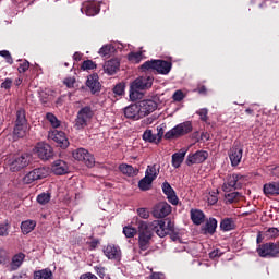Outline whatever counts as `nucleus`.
Returning a JSON list of instances; mask_svg holds the SVG:
<instances>
[{"mask_svg":"<svg viewBox=\"0 0 279 279\" xmlns=\"http://www.w3.org/2000/svg\"><path fill=\"white\" fill-rule=\"evenodd\" d=\"M131 223L137 226L138 247L142 252H146V250H149L151 238L156 230L151 227V222L148 223L147 221L141 220L138 217H134Z\"/></svg>","mask_w":279,"mask_h":279,"instance_id":"obj_1","label":"nucleus"},{"mask_svg":"<svg viewBox=\"0 0 279 279\" xmlns=\"http://www.w3.org/2000/svg\"><path fill=\"white\" fill-rule=\"evenodd\" d=\"M142 71H171L173 69V62L171 58L168 60L165 59H151L145 61L141 65Z\"/></svg>","mask_w":279,"mask_h":279,"instance_id":"obj_2","label":"nucleus"},{"mask_svg":"<svg viewBox=\"0 0 279 279\" xmlns=\"http://www.w3.org/2000/svg\"><path fill=\"white\" fill-rule=\"evenodd\" d=\"M93 117H95V112L93 111V109L88 106L83 107L77 112L74 128L76 130H84V128H86L88 123H90Z\"/></svg>","mask_w":279,"mask_h":279,"instance_id":"obj_3","label":"nucleus"},{"mask_svg":"<svg viewBox=\"0 0 279 279\" xmlns=\"http://www.w3.org/2000/svg\"><path fill=\"white\" fill-rule=\"evenodd\" d=\"M193 132V125L190 121L183 122L171 129L165 134V138L167 141H171V138H180V136H184L189 133Z\"/></svg>","mask_w":279,"mask_h":279,"instance_id":"obj_4","label":"nucleus"},{"mask_svg":"<svg viewBox=\"0 0 279 279\" xmlns=\"http://www.w3.org/2000/svg\"><path fill=\"white\" fill-rule=\"evenodd\" d=\"M256 252L260 258H276L279 254V242L260 244Z\"/></svg>","mask_w":279,"mask_h":279,"instance_id":"obj_5","label":"nucleus"},{"mask_svg":"<svg viewBox=\"0 0 279 279\" xmlns=\"http://www.w3.org/2000/svg\"><path fill=\"white\" fill-rule=\"evenodd\" d=\"M243 184H245V177L241 174H231L227 177L225 183L222 184V191L225 193H230L232 189H242Z\"/></svg>","mask_w":279,"mask_h":279,"instance_id":"obj_6","label":"nucleus"},{"mask_svg":"<svg viewBox=\"0 0 279 279\" xmlns=\"http://www.w3.org/2000/svg\"><path fill=\"white\" fill-rule=\"evenodd\" d=\"M49 175V169L41 167V168H36L32 171H29L24 178H23V183L24 184H32L36 182L37 180H43Z\"/></svg>","mask_w":279,"mask_h":279,"instance_id":"obj_7","label":"nucleus"},{"mask_svg":"<svg viewBox=\"0 0 279 279\" xmlns=\"http://www.w3.org/2000/svg\"><path fill=\"white\" fill-rule=\"evenodd\" d=\"M150 228H153L160 236V239H165L169 232H173V222L171 220H168V226L167 228L165 227V220H154L150 222Z\"/></svg>","mask_w":279,"mask_h":279,"instance_id":"obj_8","label":"nucleus"},{"mask_svg":"<svg viewBox=\"0 0 279 279\" xmlns=\"http://www.w3.org/2000/svg\"><path fill=\"white\" fill-rule=\"evenodd\" d=\"M73 158L75 160L84 162L89 169H92V167H95V157L85 148H77L76 150H74Z\"/></svg>","mask_w":279,"mask_h":279,"instance_id":"obj_9","label":"nucleus"},{"mask_svg":"<svg viewBox=\"0 0 279 279\" xmlns=\"http://www.w3.org/2000/svg\"><path fill=\"white\" fill-rule=\"evenodd\" d=\"M29 162H32V156H29V154H23L13 159V161L10 163V169L13 172L21 171V169L29 167Z\"/></svg>","mask_w":279,"mask_h":279,"instance_id":"obj_10","label":"nucleus"},{"mask_svg":"<svg viewBox=\"0 0 279 279\" xmlns=\"http://www.w3.org/2000/svg\"><path fill=\"white\" fill-rule=\"evenodd\" d=\"M137 106L140 107V114L142 119L151 114V112H155L158 109V102L153 99L141 100L137 102Z\"/></svg>","mask_w":279,"mask_h":279,"instance_id":"obj_11","label":"nucleus"},{"mask_svg":"<svg viewBox=\"0 0 279 279\" xmlns=\"http://www.w3.org/2000/svg\"><path fill=\"white\" fill-rule=\"evenodd\" d=\"M35 154L40 160H51L53 157V148L47 143H38L35 147Z\"/></svg>","mask_w":279,"mask_h":279,"instance_id":"obj_12","label":"nucleus"},{"mask_svg":"<svg viewBox=\"0 0 279 279\" xmlns=\"http://www.w3.org/2000/svg\"><path fill=\"white\" fill-rule=\"evenodd\" d=\"M171 215V205L167 202H160L155 205L153 209V217L155 219H165V217H169Z\"/></svg>","mask_w":279,"mask_h":279,"instance_id":"obj_13","label":"nucleus"},{"mask_svg":"<svg viewBox=\"0 0 279 279\" xmlns=\"http://www.w3.org/2000/svg\"><path fill=\"white\" fill-rule=\"evenodd\" d=\"M131 84L133 85V88H138L140 90H149V88L154 86V76H140Z\"/></svg>","mask_w":279,"mask_h":279,"instance_id":"obj_14","label":"nucleus"},{"mask_svg":"<svg viewBox=\"0 0 279 279\" xmlns=\"http://www.w3.org/2000/svg\"><path fill=\"white\" fill-rule=\"evenodd\" d=\"M102 252L108 260H121V247L114 244H107L104 246Z\"/></svg>","mask_w":279,"mask_h":279,"instance_id":"obj_15","label":"nucleus"},{"mask_svg":"<svg viewBox=\"0 0 279 279\" xmlns=\"http://www.w3.org/2000/svg\"><path fill=\"white\" fill-rule=\"evenodd\" d=\"M208 159V151L198 150L193 155H189L186 158V166L191 167V165H202L205 160Z\"/></svg>","mask_w":279,"mask_h":279,"instance_id":"obj_16","label":"nucleus"},{"mask_svg":"<svg viewBox=\"0 0 279 279\" xmlns=\"http://www.w3.org/2000/svg\"><path fill=\"white\" fill-rule=\"evenodd\" d=\"M50 138H52L59 147H62V149H66V147H69V140L66 138V134L62 131H52L50 133Z\"/></svg>","mask_w":279,"mask_h":279,"instance_id":"obj_17","label":"nucleus"},{"mask_svg":"<svg viewBox=\"0 0 279 279\" xmlns=\"http://www.w3.org/2000/svg\"><path fill=\"white\" fill-rule=\"evenodd\" d=\"M229 158L233 167H239V165H241V160L243 159V148L239 146H233L230 148Z\"/></svg>","mask_w":279,"mask_h":279,"instance_id":"obj_18","label":"nucleus"},{"mask_svg":"<svg viewBox=\"0 0 279 279\" xmlns=\"http://www.w3.org/2000/svg\"><path fill=\"white\" fill-rule=\"evenodd\" d=\"M51 171L54 175H65V173H69V163L62 159H58L53 161Z\"/></svg>","mask_w":279,"mask_h":279,"instance_id":"obj_19","label":"nucleus"},{"mask_svg":"<svg viewBox=\"0 0 279 279\" xmlns=\"http://www.w3.org/2000/svg\"><path fill=\"white\" fill-rule=\"evenodd\" d=\"M100 10L99 5L93 1L83 2L81 8V12L86 14V16H96Z\"/></svg>","mask_w":279,"mask_h":279,"instance_id":"obj_20","label":"nucleus"},{"mask_svg":"<svg viewBox=\"0 0 279 279\" xmlns=\"http://www.w3.org/2000/svg\"><path fill=\"white\" fill-rule=\"evenodd\" d=\"M23 263H25V254L21 252L16 253L11 258L9 264V271H17V269H21L23 266Z\"/></svg>","mask_w":279,"mask_h":279,"instance_id":"obj_21","label":"nucleus"},{"mask_svg":"<svg viewBox=\"0 0 279 279\" xmlns=\"http://www.w3.org/2000/svg\"><path fill=\"white\" fill-rule=\"evenodd\" d=\"M124 117H126V119H134L135 121L143 119V116H141L138 102L124 108Z\"/></svg>","mask_w":279,"mask_h":279,"instance_id":"obj_22","label":"nucleus"},{"mask_svg":"<svg viewBox=\"0 0 279 279\" xmlns=\"http://www.w3.org/2000/svg\"><path fill=\"white\" fill-rule=\"evenodd\" d=\"M86 86H88L93 95H95V93H99L101 84L99 83V76L97 73H94L87 77Z\"/></svg>","mask_w":279,"mask_h":279,"instance_id":"obj_23","label":"nucleus"},{"mask_svg":"<svg viewBox=\"0 0 279 279\" xmlns=\"http://www.w3.org/2000/svg\"><path fill=\"white\" fill-rule=\"evenodd\" d=\"M162 191L165 195H167V199L170 202V204L178 206V196L175 195V191H173V187H171L169 182H165L162 184Z\"/></svg>","mask_w":279,"mask_h":279,"instance_id":"obj_24","label":"nucleus"},{"mask_svg":"<svg viewBox=\"0 0 279 279\" xmlns=\"http://www.w3.org/2000/svg\"><path fill=\"white\" fill-rule=\"evenodd\" d=\"M120 173H122L123 175H126L128 178H136V175H138L140 170L138 168H134L131 165L128 163H121L118 167Z\"/></svg>","mask_w":279,"mask_h":279,"instance_id":"obj_25","label":"nucleus"},{"mask_svg":"<svg viewBox=\"0 0 279 279\" xmlns=\"http://www.w3.org/2000/svg\"><path fill=\"white\" fill-rule=\"evenodd\" d=\"M185 156H186L185 149H181L179 153H174L172 155V167H174V169H180L182 162H184Z\"/></svg>","mask_w":279,"mask_h":279,"instance_id":"obj_26","label":"nucleus"},{"mask_svg":"<svg viewBox=\"0 0 279 279\" xmlns=\"http://www.w3.org/2000/svg\"><path fill=\"white\" fill-rule=\"evenodd\" d=\"M264 193L265 195H279V181L278 182H270L264 185Z\"/></svg>","mask_w":279,"mask_h":279,"instance_id":"obj_27","label":"nucleus"},{"mask_svg":"<svg viewBox=\"0 0 279 279\" xmlns=\"http://www.w3.org/2000/svg\"><path fill=\"white\" fill-rule=\"evenodd\" d=\"M121 69V59L112 58L105 62L104 71H119Z\"/></svg>","mask_w":279,"mask_h":279,"instance_id":"obj_28","label":"nucleus"},{"mask_svg":"<svg viewBox=\"0 0 279 279\" xmlns=\"http://www.w3.org/2000/svg\"><path fill=\"white\" fill-rule=\"evenodd\" d=\"M204 213L199 209H192L191 210V219L195 226H202L204 223Z\"/></svg>","mask_w":279,"mask_h":279,"instance_id":"obj_29","label":"nucleus"},{"mask_svg":"<svg viewBox=\"0 0 279 279\" xmlns=\"http://www.w3.org/2000/svg\"><path fill=\"white\" fill-rule=\"evenodd\" d=\"M205 234H215L217 230V219L210 218L203 228Z\"/></svg>","mask_w":279,"mask_h":279,"instance_id":"obj_30","label":"nucleus"},{"mask_svg":"<svg viewBox=\"0 0 279 279\" xmlns=\"http://www.w3.org/2000/svg\"><path fill=\"white\" fill-rule=\"evenodd\" d=\"M27 132V124H15L13 129L14 138H23Z\"/></svg>","mask_w":279,"mask_h":279,"instance_id":"obj_31","label":"nucleus"},{"mask_svg":"<svg viewBox=\"0 0 279 279\" xmlns=\"http://www.w3.org/2000/svg\"><path fill=\"white\" fill-rule=\"evenodd\" d=\"M36 228V221L34 220H25L21 223V230L23 234H29Z\"/></svg>","mask_w":279,"mask_h":279,"instance_id":"obj_32","label":"nucleus"},{"mask_svg":"<svg viewBox=\"0 0 279 279\" xmlns=\"http://www.w3.org/2000/svg\"><path fill=\"white\" fill-rule=\"evenodd\" d=\"M53 272L49 269H41L34 272V279H52Z\"/></svg>","mask_w":279,"mask_h":279,"instance_id":"obj_33","label":"nucleus"},{"mask_svg":"<svg viewBox=\"0 0 279 279\" xmlns=\"http://www.w3.org/2000/svg\"><path fill=\"white\" fill-rule=\"evenodd\" d=\"M234 220H232V218H225L221 222H220V228L221 230H223V232H230V230H234Z\"/></svg>","mask_w":279,"mask_h":279,"instance_id":"obj_34","label":"nucleus"},{"mask_svg":"<svg viewBox=\"0 0 279 279\" xmlns=\"http://www.w3.org/2000/svg\"><path fill=\"white\" fill-rule=\"evenodd\" d=\"M239 199H241V193L239 192H231L225 194L226 204H234L235 202H239Z\"/></svg>","mask_w":279,"mask_h":279,"instance_id":"obj_35","label":"nucleus"},{"mask_svg":"<svg viewBox=\"0 0 279 279\" xmlns=\"http://www.w3.org/2000/svg\"><path fill=\"white\" fill-rule=\"evenodd\" d=\"M112 51H114V46L107 44L99 49L98 53L101 56V58H108Z\"/></svg>","mask_w":279,"mask_h":279,"instance_id":"obj_36","label":"nucleus"},{"mask_svg":"<svg viewBox=\"0 0 279 279\" xmlns=\"http://www.w3.org/2000/svg\"><path fill=\"white\" fill-rule=\"evenodd\" d=\"M129 62H132V64H140V62L143 60V52H130L128 54Z\"/></svg>","mask_w":279,"mask_h":279,"instance_id":"obj_37","label":"nucleus"},{"mask_svg":"<svg viewBox=\"0 0 279 279\" xmlns=\"http://www.w3.org/2000/svg\"><path fill=\"white\" fill-rule=\"evenodd\" d=\"M97 70V63L90 59L83 61L81 71H95Z\"/></svg>","mask_w":279,"mask_h":279,"instance_id":"obj_38","label":"nucleus"},{"mask_svg":"<svg viewBox=\"0 0 279 279\" xmlns=\"http://www.w3.org/2000/svg\"><path fill=\"white\" fill-rule=\"evenodd\" d=\"M138 90H141V89L134 88V85L131 83L130 94H129L131 101H138V99H141L143 97V94H141Z\"/></svg>","mask_w":279,"mask_h":279,"instance_id":"obj_39","label":"nucleus"},{"mask_svg":"<svg viewBox=\"0 0 279 279\" xmlns=\"http://www.w3.org/2000/svg\"><path fill=\"white\" fill-rule=\"evenodd\" d=\"M153 182L154 180L144 177L142 180H140L138 187L141 189V191H149V189H151Z\"/></svg>","mask_w":279,"mask_h":279,"instance_id":"obj_40","label":"nucleus"},{"mask_svg":"<svg viewBox=\"0 0 279 279\" xmlns=\"http://www.w3.org/2000/svg\"><path fill=\"white\" fill-rule=\"evenodd\" d=\"M123 234L126 236V239H134L136 234H138V229L132 227V226H126L123 228Z\"/></svg>","mask_w":279,"mask_h":279,"instance_id":"obj_41","label":"nucleus"},{"mask_svg":"<svg viewBox=\"0 0 279 279\" xmlns=\"http://www.w3.org/2000/svg\"><path fill=\"white\" fill-rule=\"evenodd\" d=\"M15 125H27V119L25 118V110L23 109L17 110Z\"/></svg>","mask_w":279,"mask_h":279,"instance_id":"obj_42","label":"nucleus"},{"mask_svg":"<svg viewBox=\"0 0 279 279\" xmlns=\"http://www.w3.org/2000/svg\"><path fill=\"white\" fill-rule=\"evenodd\" d=\"M145 178H148L149 180H155L158 178V171L156 170V165L148 166L145 172Z\"/></svg>","mask_w":279,"mask_h":279,"instance_id":"obj_43","label":"nucleus"},{"mask_svg":"<svg viewBox=\"0 0 279 279\" xmlns=\"http://www.w3.org/2000/svg\"><path fill=\"white\" fill-rule=\"evenodd\" d=\"M51 201V194L49 193H41L37 196L38 204H41V206H45V204H49Z\"/></svg>","mask_w":279,"mask_h":279,"instance_id":"obj_44","label":"nucleus"},{"mask_svg":"<svg viewBox=\"0 0 279 279\" xmlns=\"http://www.w3.org/2000/svg\"><path fill=\"white\" fill-rule=\"evenodd\" d=\"M46 119L47 121H49L52 128H60V121L53 113H47Z\"/></svg>","mask_w":279,"mask_h":279,"instance_id":"obj_45","label":"nucleus"},{"mask_svg":"<svg viewBox=\"0 0 279 279\" xmlns=\"http://www.w3.org/2000/svg\"><path fill=\"white\" fill-rule=\"evenodd\" d=\"M157 136L154 135L151 130H146L143 134V140L146 141L147 143H156Z\"/></svg>","mask_w":279,"mask_h":279,"instance_id":"obj_46","label":"nucleus"},{"mask_svg":"<svg viewBox=\"0 0 279 279\" xmlns=\"http://www.w3.org/2000/svg\"><path fill=\"white\" fill-rule=\"evenodd\" d=\"M8 260H10L8 251L0 246V265H8Z\"/></svg>","mask_w":279,"mask_h":279,"instance_id":"obj_47","label":"nucleus"},{"mask_svg":"<svg viewBox=\"0 0 279 279\" xmlns=\"http://www.w3.org/2000/svg\"><path fill=\"white\" fill-rule=\"evenodd\" d=\"M217 192H209L207 195V202L210 206H215L217 202H219V197L217 196Z\"/></svg>","mask_w":279,"mask_h":279,"instance_id":"obj_48","label":"nucleus"},{"mask_svg":"<svg viewBox=\"0 0 279 279\" xmlns=\"http://www.w3.org/2000/svg\"><path fill=\"white\" fill-rule=\"evenodd\" d=\"M19 62V66H17V71H29V61L27 60H17Z\"/></svg>","mask_w":279,"mask_h":279,"instance_id":"obj_49","label":"nucleus"},{"mask_svg":"<svg viewBox=\"0 0 279 279\" xmlns=\"http://www.w3.org/2000/svg\"><path fill=\"white\" fill-rule=\"evenodd\" d=\"M114 95H124L125 94V84L119 83L113 87Z\"/></svg>","mask_w":279,"mask_h":279,"instance_id":"obj_50","label":"nucleus"},{"mask_svg":"<svg viewBox=\"0 0 279 279\" xmlns=\"http://www.w3.org/2000/svg\"><path fill=\"white\" fill-rule=\"evenodd\" d=\"M0 56H1L2 58H4V60H5V62H7L8 64H13L14 59H12V54L10 53V51H8V50H1V51H0Z\"/></svg>","mask_w":279,"mask_h":279,"instance_id":"obj_51","label":"nucleus"},{"mask_svg":"<svg viewBox=\"0 0 279 279\" xmlns=\"http://www.w3.org/2000/svg\"><path fill=\"white\" fill-rule=\"evenodd\" d=\"M266 236L269 238V239H278V236H279L278 228H269L266 231Z\"/></svg>","mask_w":279,"mask_h":279,"instance_id":"obj_52","label":"nucleus"},{"mask_svg":"<svg viewBox=\"0 0 279 279\" xmlns=\"http://www.w3.org/2000/svg\"><path fill=\"white\" fill-rule=\"evenodd\" d=\"M10 230V223H0V236H8Z\"/></svg>","mask_w":279,"mask_h":279,"instance_id":"obj_53","label":"nucleus"},{"mask_svg":"<svg viewBox=\"0 0 279 279\" xmlns=\"http://www.w3.org/2000/svg\"><path fill=\"white\" fill-rule=\"evenodd\" d=\"M39 98H40L41 104H44V105L49 104V101H51V96L45 90H41L39 93Z\"/></svg>","mask_w":279,"mask_h":279,"instance_id":"obj_54","label":"nucleus"},{"mask_svg":"<svg viewBox=\"0 0 279 279\" xmlns=\"http://www.w3.org/2000/svg\"><path fill=\"white\" fill-rule=\"evenodd\" d=\"M137 215L138 217H141V219H147L149 217V209L143 207L138 208Z\"/></svg>","mask_w":279,"mask_h":279,"instance_id":"obj_55","label":"nucleus"},{"mask_svg":"<svg viewBox=\"0 0 279 279\" xmlns=\"http://www.w3.org/2000/svg\"><path fill=\"white\" fill-rule=\"evenodd\" d=\"M201 117V121H208V109L203 108L196 112Z\"/></svg>","mask_w":279,"mask_h":279,"instance_id":"obj_56","label":"nucleus"},{"mask_svg":"<svg viewBox=\"0 0 279 279\" xmlns=\"http://www.w3.org/2000/svg\"><path fill=\"white\" fill-rule=\"evenodd\" d=\"M172 99L173 101H182V99H184V93L178 89L177 92H174Z\"/></svg>","mask_w":279,"mask_h":279,"instance_id":"obj_57","label":"nucleus"},{"mask_svg":"<svg viewBox=\"0 0 279 279\" xmlns=\"http://www.w3.org/2000/svg\"><path fill=\"white\" fill-rule=\"evenodd\" d=\"M97 276H99V278H104V276H106V268L102 266H95L94 267Z\"/></svg>","mask_w":279,"mask_h":279,"instance_id":"obj_58","label":"nucleus"},{"mask_svg":"<svg viewBox=\"0 0 279 279\" xmlns=\"http://www.w3.org/2000/svg\"><path fill=\"white\" fill-rule=\"evenodd\" d=\"M63 84H65V86L68 88H73V86H75V77H68L63 81Z\"/></svg>","mask_w":279,"mask_h":279,"instance_id":"obj_59","label":"nucleus"},{"mask_svg":"<svg viewBox=\"0 0 279 279\" xmlns=\"http://www.w3.org/2000/svg\"><path fill=\"white\" fill-rule=\"evenodd\" d=\"M12 87V80L7 78L2 84L1 88H5V90L10 89Z\"/></svg>","mask_w":279,"mask_h":279,"instance_id":"obj_60","label":"nucleus"},{"mask_svg":"<svg viewBox=\"0 0 279 279\" xmlns=\"http://www.w3.org/2000/svg\"><path fill=\"white\" fill-rule=\"evenodd\" d=\"M80 279H98L93 272H86L81 275Z\"/></svg>","mask_w":279,"mask_h":279,"instance_id":"obj_61","label":"nucleus"},{"mask_svg":"<svg viewBox=\"0 0 279 279\" xmlns=\"http://www.w3.org/2000/svg\"><path fill=\"white\" fill-rule=\"evenodd\" d=\"M158 130V133H157V137H158V141H160V138H162V136H165V130L162 128H157Z\"/></svg>","mask_w":279,"mask_h":279,"instance_id":"obj_62","label":"nucleus"},{"mask_svg":"<svg viewBox=\"0 0 279 279\" xmlns=\"http://www.w3.org/2000/svg\"><path fill=\"white\" fill-rule=\"evenodd\" d=\"M82 52H75L74 54H73V60L75 61V62H80V60H82Z\"/></svg>","mask_w":279,"mask_h":279,"instance_id":"obj_63","label":"nucleus"},{"mask_svg":"<svg viewBox=\"0 0 279 279\" xmlns=\"http://www.w3.org/2000/svg\"><path fill=\"white\" fill-rule=\"evenodd\" d=\"M149 279H162V275L158 274V272H154Z\"/></svg>","mask_w":279,"mask_h":279,"instance_id":"obj_64","label":"nucleus"}]
</instances>
